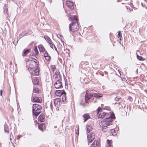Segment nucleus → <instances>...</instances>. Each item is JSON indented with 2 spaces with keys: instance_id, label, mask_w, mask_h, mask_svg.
<instances>
[{
  "instance_id": "f8f14e48",
  "label": "nucleus",
  "mask_w": 147,
  "mask_h": 147,
  "mask_svg": "<svg viewBox=\"0 0 147 147\" xmlns=\"http://www.w3.org/2000/svg\"><path fill=\"white\" fill-rule=\"evenodd\" d=\"M93 125L92 124H88L87 125V129L88 133L90 132L93 129Z\"/></svg>"
},
{
  "instance_id": "49530a36",
  "label": "nucleus",
  "mask_w": 147,
  "mask_h": 147,
  "mask_svg": "<svg viewBox=\"0 0 147 147\" xmlns=\"http://www.w3.org/2000/svg\"><path fill=\"white\" fill-rule=\"evenodd\" d=\"M10 65H11L12 64V61H11L10 63Z\"/></svg>"
},
{
  "instance_id": "cd10ccee",
  "label": "nucleus",
  "mask_w": 147,
  "mask_h": 147,
  "mask_svg": "<svg viewBox=\"0 0 147 147\" xmlns=\"http://www.w3.org/2000/svg\"><path fill=\"white\" fill-rule=\"evenodd\" d=\"M40 91L38 88H34L33 89V92L36 93H38Z\"/></svg>"
},
{
  "instance_id": "473e14b6",
  "label": "nucleus",
  "mask_w": 147,
  "mask_h": 147,
  "mask_svg": "<svg viewBox=\"0 0 147 147\" xmlns=\"http://www.w3.org/2000/svg\"><path fill=\"white\" fill-rule=\"evenodd\" d=\"M117 36H118V37L120 39H121V37L122 38V35H121V32H120V31H119V32H118V34Z\"/></svg>"
},
{
  "instance_id": "f257e3e1",
  "label": "nucleus",
  "mask_w": 147,
  "mask_h": 147,
  "mask_svg": "<svg viewBox=\"0 0 147 147\" xmlns=\"http://www.w3.org/2000/svg\"><path fill=\"white\" fill-rule=\"evenodd\" d=\"M69 20H71L72 22L71 24H70L69 27V29L70 31L74 32L77 31L79 29V26L78 23V19L77 16H71L69 14L68 15Z\"/></svg>"
},
{
  "instance_id": "ea45409f",
  "label": "nucleus",
  "mask_w": 147,
  "mask_h": 147,
  "mask_svg": "<svg viewBox=\"0 0 147 147\" xmlns=\"http://www.w3.org/2000/svg\"><path fill=\"white\" fill-rule=\"evenodd\" d=\"M21 137V136L19 135L17 137V139L18 140H19Z\"/></svg>"
},
{
  "instance_id": "4468645a",
  "label": "nucleus",
  "mask_w": 147,
  "mask_h": 147,
  "mask_svg": "<svg viewBox=\"0 0 147 147\" xmlns=\"http://www.w3.org/2000/svg\"><path fill=\"white\" fill-rule=\"evenodd\" d=\"M45 116L43 114H41L38 118V121L40 122H43L45 121Z\"/></svg>"
},
{
  "instance_id": "1a4fd4ad",
  "label": "nucleus",
  "mask_w": 147,
  "mask_h": 147,
  "mask_svg": "<svg viewBox=\"0 0 147 147\" xmlns=\"http://www.w3.org/2000/svg\"><path fill=\"white\" fill-rule=\"evenodd\" d=\"M66 4L67 6L71 10L74 9L73 3L72 1H67L66 2Z\"/></svg>"
},
{
  "instance_id": "f704fd0d",
  "label": "nucleus",
  "mask_w": 147,
  "mask_h": 147,
  "mask_svg": "<svg viewBox=\"0 0 147 147\" xmlns=\"http://www.w3.org/2000/svg\"><path fill=\"white\" fill-rule=\"evenodd\" d=\"M86 103V102L85 101H83L82 100L81 101L80 104V105H82L83 106H85V104Z\"/></svg>"
},
{
  "instance_id": "412c9836",
  "label": "nucleus",
  "mask_w": 147,
  "mask_h": 147,
  "mask_svg": "<svg viewBox=\"0 0 147 147\" xmlns=\"http://www.w3.org/2000/svg\"><path fill=\"white\" fill-rule=\"evenodd\" d=\"M38 47L40 52H43L45 51V48L42 45H40Z\"/></svg>"
},
{
  "instance_id": "39448f33",
  "label": "nucleus",
  "mask_w": 147,
  "mask_h": 147,
  "mask_svg": "<svg viewBox=\"0 0 147 147\" xmlns=\"http://www.w3.org/2000/svg\"><path fill=\"white\" fill-rule=\"evenodd\" d=\"M102 123V130L103 131L106 132L107 131V128L108 127L107 126L112 125L113 123V121L111 119H107L106 121H103Z\"/></svg>"
},
{
  "instance_id": "7c9ffc66",
  "label": "nucleus",
  "mask_w": 147,
  "mask_h": 147,
  "mask_svg": "<svg viewBox=\"0 0 147 147\" xmlns=\"http://www.w3.org/2000/svg\"><path fill=\"white\" fill-rule=\"evenodd\" d=\"M54 102L55 104H57L56 102H57L58 104H59V105L60 104V103L61 102L60 99H59L55 100Z\"/></svg>"
},
{
  "instance_id": "9d476101",
  "label": "nucleus",
  "mask_w": 147,
  "mask_h": 147,
  "mask_svg": "<svg viewBox=\"0 0 147 147\" xmlns=\"http://www.w3.org/2000/svg\"><path fill=\"white\" fill-rule=\"evenodd\" d=\"M8 4H5L4 6L3 9L4 12L7 14V18H8V17H9V13L8 12Z\"/></svg>"
},
{
  "instance_id": "ddd939ff",
  "label": "nucleus",
  "mask_w": 147,
  "mask_h": 147,
  "mask_svg": "<svg viewBox=\"0 0 147 147\" xmlns=\"http://www.w3.org/2000/svg\"><path fill=\"white\" fill-rule=\"evenodd\" d=\"M33 100L35 102L40 103L42 101V99L40 97L35 96L33 98Z\"/></svg>"
},
{
  "instance_id": "bb28decb",
  "label": "nucleus",
  "mask_w": 147,
  "mask_h": 147,
  "mask_svg": "<svg viewBox=\"0 0 147 147\" xmlns=\"http://www.w3.org/2000/svg\"><path fill=\"white\" fill-rule=\"evenodd\" d=\"M44 38L48 42V43H49L51 41V40L50 39V38L48 36H45Z\"/></svg>"
},
{
  "instance_id": "a211bd4d",
  "label": "nucleus",
  "mask_w": 147,
  "mask_h": 147,
  "mask_svg": "<svg viewBox=\"0 0 147 147\" xmlns=\"http://www.w3.org/2000/svg\"><path fill=\"white\" fill-rule=\"evenodd\" d=\"M44 57L47 61H50L51 57L49 55L48 53L46 51L44 54Z\"/></svg>"
},
{
  "instance_id": "603ef678",
  "label": "nucleus",
  "mask_w": 147,
  "mask_h": 147,
  "mask_svg": "<svg viewBox=\"0 0 147 147\" xmlns=\"http://www.w3.org/2000/svg\"><path fill=\"white\" fill-rule=\"evenodd\" d=\"M30 55H32V54H30Z\"/></svg>"
},
{
  "instance_id": "393cba45",
  "label": "nucleus",
  "mask_w": 147,
  "mask_h": 147,
  "mask_svg": "<svg viewBox=\"0 0 147 147\" xmlns=\"http://www.w3.org/2000/svg\"><path fill=\"white\" fill-rule=\"evenodd\" d=\"M65 92L64 90H58L57 91L56 93L57 94H58V96L61 95L63 94L64 92Z\"/></svg>"
},
{
  "instance_id": "3c124183",
  "label": "nucleus",
  "mask_w": 147,
  "mask_h": 147,
  "mask_svg": "<svg viewBox=\"0 0 147 147\" xmlns=\"http://www.w3.org/2000/svg\"><path fill=\"white\" fill-rule=\"evenodd\" d=\"M15 65H16V63L15 64Z\"/></svg>"
},
{
  "instance_id": "37998d69",
  "label": "nucleus",
  "mask_w": 147,
  "mask_h": 147,
  "mask_svg": "<svg viewBox=\"0 0 147 147\" xmlns=\"http://www.w3.org/2000/svg\"><path fill=\"white\" fill-rule=\"evenodd\" d=\"M108 146H111V144H110L109 142H108Z\"/></svg>"
},
{
  "instance_id": "58836bf2",
  "label": "nucleus",
  "mask_w": 147,
  "mask_h": 147,
  "mask_svg": "<svg viewBox=\"0 0 147 147\" xmlns=\"http://www.w3.org/2000/svg\"><path fill=\"white\" fill-rule=\"evenodd\" d=\"M18 40H17L16 41L15 40H14L13 42V44L15 45H16L17 43H18Z\"/></svg>"
},
{
  "instance_id": "2eb2a0df",
  "label": "nucleus",
  "mask_w": 147,
  "mask_h": 147,
  "mask_svg": "<svg viewBox=\"0 0 147 147\" xmlns=\"http://www.w3.org/2000/svg\"><path fill=\"white\" fill-rule=\"evenodd\" d=\"M34 59L35 60L34 61H33L32 62V64H31L29 65V66H27L26 68H28V69H29V67L30 68V69H32L33 68V67L32 66V65L33 64H34L36 65L37 66V65L36 63L37 62V60L35 59Z\"/></svg>"
},
{
  "instance_id": "7ed1b4c3",
  "label": "nucleus",
  "mask_w": 147,
  "mask_h": 147,
  "mask_svg": "<svg viewBox=\"0 0 147 147\" xmlns=\"http://www.w3.org/2000/svg\"><path fill=\"white\" fill-rule=\"evenodd\" d=\"M101 109L100 107H98L97 109V114H99L98 115V117L100 118H105V120L106 121L107 119H111L113 120V119L115 117L114 115H112L110 113H109L105 112H102L100 111Z\"/></svg>"
},
{
  "instance_id": "9b49d317",
  "label": "nucleus",
  "mask_w": 147,
  "mask_h": 147,
  "mask_svg": "<svg viewBox=\"0 0 147 147\" xmlns=\"http://www.w3.org/2000/svg\"><path fill=\"white\" fill-rule=\"evenodd\" d=\"M32 82L34 84L38 85L39 84V80L36 77L31 76Z\"/></svg>"
},
{
  "instance_id": "c85d7f7f",
  "label": "nucleus",
  "mask_w": 147,
  "mask_h": 147,
  "mask_svg": "<svg viewBox=\"0 0 147 147\" xmlns=\"http://www.w3.org/2000/svg\"><path fill=\"white\" fill-rule=\"evenodd\" d=\"M34 51L35 52V53H34V55H37L38 53V49L37 48V47L36 46H35L34 47Z\"/></svg>"
},
{
  "instance_id": "aec40b11",
  "label": "nucleus",
  "mask_w": 147,
  "mask_h": 147,
  "mask_svg": "<svg viewBox=\"0 0 147 147\" xmlns=\"http://www.w3.org/2000/svg\"><path fill=\"white\" fill-rule=\"evenodd\" d=\"M83 116L84 118V122H85L88 119L90 118V116L88 114H85L83 115Z\"/></svg>"
},
{
  "instance_id": "c03bdc74",
  "label": "nucleus",
  "mask_w": 147,
  "mask_h": 147,
  "mask_svg": "<svg viewBox=\"0 0 147 147\" xmlns=\"http://www.w3.org/2000/svg\"><path fill=\"white\" fill-rule=\"evenodd\" d=\"M54 47L55 49V50H56L57 52H58V51H57V48H56V47L55 46H54Z\"/></svg>"
},
{
  "instance_id": "0eeeda50",
  "label": "nucleus",
  "mask_w": 147,
  "mask_h": 147,
  "mask_svg": "<svg viewBox=\"0 0 147 147\" xmlns=\"http://www.w3.org/2000/svg\"><path fill=\"white\" fill-rule=\"evenodd\" d=\"M55 87L57 89L61 88L63 87L61 82L60 81H57L54 84Z\"/></svg>"
},
{
  "instance_id": "72a5a7b5",
  "label": "nucleus",
  "mask_w": 147,
  "mask_h": 147,
  "mask_svg": "<svg viewBox=\"0 0 147 147\" xmlns=\"http://www.w3.org/2000/svg\"><path fill=\"white\" fill-rule=\"evenodd\" d=\"M24 36H25V33L24 32H23L20 35L19 37L20 38H21Z\"/></svg>"
},
{
  "instance_id": "a878e982",
  "label": "nucleus",
  "mask_w": 147,
  "mask_h": 147,
  "mask_svg": "<svg viewBox=\"0 0 147 147\" xmlns=\"http://www.w3.org/2000/svg\"><path fill=\"white\" fill-rule=\"evenodd\" d=\"M4 130L5 132H9V129L8 127L7 124H5L4 125Z\"/></svg>"
},
{
  "instance_id": "b1692460",
  "label": "nucleus",
  "mask_w": 147,
  "mask_h": 147,
  "mask_svg": "<svg viewBox=\"0 0 147 147\" xmlns=\"http://www.w3.org/2000/svg\"><path fill=\"white\" fill-rule=\"evenodd\" d=\"M79 126L78 125H77L75 128V133L78 136L79 134Z\"/></svg>"
},
{
  "instance_id": "dca6fc26",
  "label": "nucleus",
  "mask_w": 147,
  "mask_h": 147,
  "mask_svg": "<svg viewBox=\"0 0 147 147\" xmlns=\"http://www.w3.org/2000/svg\"><path fill=\"white\" fill-rule=\"evenodd\" d=\"M54 77L55 80L57 81H60L61 78L59 72H56L54 74Z\"/></svg>"
},
{
  "instance_id": "79ce46f5",
  "label": "nucleus",
  "mask_w": 147,
  "mask_h": 147,
  "mask_svg": "<svg viewBox=\"0 0 147 147\" xmlns=\"http://www.w3.org/2000/svg\"><path fill=\"white\" fill-rule=\"evenodd\" d=\"M141 5L142 7H144V4L143 3H141Z\"/></svg>"
},
{
  "instance_id": "09e8293b",
  "label": "nucleus",
  "mask_w": 147,
  "mask_h": 147,
  "mask_svg": "<svg viewBox=\"0 0 147 147\" xmlns=\"http://www.w3.org/2000/svg\"><path fill=\"white\" fill-rule=\"evenodd\" d=\"M56 127H57V126H55V127H54V128H56Z\"/></svg>"
},
{
  "instance_id": "c756f323",
  "label": "nucleus",
  "mask_w": 147,
  "mask_h": 147,
  "mask_svg": "<svg viewBox=\"0 0 147 147\" xmlns=\"http://www.w3.org/2000/svg\"><path fill=\"white\" fill-rule=\"evenodd\" d=\"M137 59L140 61H143L144 60L142 56H140L138 55H137Z\"/></svg>"
},
{
  "instance_id": "864d4df0",
  "label": "nucleus",
  "mask_w": 147,
  "mask_h": 147,
  "mask_svg": "<svg viewBox=\"0 0 147 147\" xmlns=\"http://www.w3.org/2000/svg\"><path fill=\"white\" fill-rule=\"evenodd\" d=\"M50 0H49V1H50Z\"/></svg>"
},
{
  "instance_id": "a19ab883",
  "label": "nucleus",
  "mask_w": 147,
  "mask_h": 147,
  "mask_svg": "<svg viewBox=\"0 0 147 147\" xmlns=\"http://www.w3.org/2000/svg\"><path fill=\"white\" fill-rule=\"evenodd\" d=\"M2 92H3V91H2V90H0V95L1 96H2Z\"/></svg>"
},
{
  "instance_id": "2f4dec72",
  "label": "nucleus",
  "mask_w": 147,
  "mask_h": 147,
  "mask_svg": "<svg viewBox=\"0 0 147 147\" xmlns=\"http://www.w3.org/2000/svg\"><path fill=\"white\" fill-rule=\"evenodd\" d=\"M51 69L53 72H54L56 69V67L55 65H52L51 66Z\"/></svg>"
},
{
  "instance_id": "c9c22d12",
  "label": "nucleus",
  "mask_w": 147,
  "mask_h": 147,
  "mask_svg": "<svg viewBox=\"0 0 147 147\" xmlns=\"http://www.w3.org/2000/svg\"><path fill=\"white\" fill-rule=\"evenodd\" d=\"M49 44L50 45V46L51 48L53 49V47L55 46L54 44H53L52 42L51 41L50 42H49Z\"/></svg>"
},
{
  "instance_id": "6e6552de",
  "label": "nucleus",
  "mask_w": 147,
  "mask_h": 147,
  "mask_svg": "<svg viewBox=\"0 0 147 147\" xmlns=\"http://www.w3.org/2000/svg\"><path fill=\"white\" fill-rule=\"evenodd\" d=\"M39 68L37 66L36 69H35L32 72L31 75L32 76H38L39 74Z\"/></svg>"
},
{
  "instance_id": "423d86ee",
  "label": "nucleus",
  "mask_w": 147,
  "mask_h": 147,
  "mask_svg": "<svg viewBox=\"0 0 147 147\" xmlns=\"http://www.w3.org/2000/svg\"><path fill=\"white\" fill-rule=\"evenodd\" d=\"M95 138V134L93 133H90L87 135V139L88 142L91 143L93 141Z\"/></svg>"
},
{
  "instance_id": "4be33fe9",
  "label": "nucleus",
  "mask_w": 147,
  "mask_h": 147,
  "mask_svg": "<svg viewBox=\"0 0 147 147\" xmlns=\"http://www.w3.org/2000/svg\"><path fill=\"white\" fill-rule=\"evenodd\" d=\"M64 92V93H63V94L61 96H62V101L63 102H65L66 101V93L65 92Z\"/></svg>"
},
{
  "instance_id": "8fccbe9b",
  "label": "nucleus",
  "mask_w": 147,
  "mask_h": 147,
  "mask_svg": "<svg viewBox=\"0 0 147 147\" xmlns=\"http://www.w3.org/2000/svg\"><path fill=\"white\" fill-rule=\"evenodd\" d=\"M13 1H14V0H12Z\"/></svg>"
},
{
  "instance_id": "6ab92c4d",
  "label": "nucleus",
  "mask_w": 147,
  "mask_h": 147,
  "mask_svg": "<svg viewBox=\"0 0 147 147\" xmlns=\"http://www.w3.org/2000/svg\"><path fill=\"white\" fill-rule=\"evenodd\" d=\"M99 146V144L96 140H95L91 145V147H98Z\"/></svg>"
},
{
  "instance_id": "a18cd8bd",
  "label": "nucleus",
  "mask_w": 147,
  "mask_h": 147,
  "mask_svg": "<svg viewBox=\"0 0 147 147\" xmlns=\"http://www.w3.org/2000/svg\"><path fill=\"white\" fill-rule=\"evenodd\" d=\"M61 36L60 34L57 35V36L59 38V36L61 37Z\"/></svg>"
},
{
  "instance_id": "e433bc0d",
  "label": "nucleus",
  "mask_w": 147,
  "mask_h": 147,
  "mask_svg": "<svg viewBox=\"0 0 147 147\" xmlns=\"http://www.w3.org/2000/svg\"><path fill=\"white\" fill-rule=\"evenodd\" d=\"M111 132L112 133V134H113V135H115V133H116L115 132V131L113 129H111Z\"/></svg>"
},
{
  "instance_id": "f3484780",
  "label": "nucleus",
  "mask_w": 147,
  "mask_h": 147,
  "mask_svg": "<svg viewBox=\"0 0 147 147\" xmlns=\"http://www.w3.org/2000/svg\"><path fill=\"white\" fill-rule=\"evenodd\" d=\"M38 128L41 131H43L46 129L45 125L44 123L39 124L38 125Z\"/></svg>"
},
{
  "instance_id": "5701e85b",
  "label": "nucleus",
  "mask_w": 147,
  "mask_h": 147,
  "mask_svg": "<svg viewBox=\"0 0 147 147\" xmlns=\"http://www.w3.org/2000/svg\"><path fill=\"white\" fill-rule=\"evenodd\" d=\"M30 50L29 49H25L23 51V53L22 54V55L23 56H24L26 55L27 53L30 52Z\"/></svg>"
},
{
  "instance_id": "f03ea898",
  "label": "nucleus",
  "mask_w": 147,
  "mask_h": 147,
  "mask_svg": "<svg viewBox=\"0 0 147 147\" xmlns=\"http://www.w3.org/2000/svg\"><path fill=\"white\" fill-rule=\"evenodd\" d=\"M102 96V94H96L95 93H86L85 96V101L87 103H89L88 100L92 98L93 97V100H94V102H97V98H100Z\"/></svg>"
},
{
  "instance_id": "de8ad7c7",
  "label": "nucleus",
  "mask_w": 147,
  "mask_h": 147,
  "mask_svg": "<svg viewBox=\"0 0 147 147\" xmlns=\"http://www.w3.org/2000/svg\"><path fill=\"white\" fill-rule=\"evenodd\" d=\"M144 1L145 2H146V1H147V0H144Z\"/></svg>"
},
{
  "instance_id": "20e7f679",
  "label": "nucleus",
  "mask_w": 147,
  "mask_h": 147,
  "mask_svg": "<svg viewBox=\"0 0 147 147\" xmlns=\"http://www.w3.org/2000/svg\"><path fill=\"white\" fill-rule=\"evenodd\" d=\"M42 107L40 105L37 104H34L32 106V112L34 117L36 118L41 112Z\"/></svg>"
},
{
  "instance_id": "4c0bfd02",
  "label": "nucleus",
  "mask_w": 147,
  "mask_h": 147,
  "mask_svg": "<svg viewBox=\"0 0 147 147\" xmlns=\"http://www.w3.org/2000/svg\"><path fill=\"white\" fill-rule=\"evenodd\" d=\"M120 98V97H116L115 98V101H118V100H119Z\"/></svg>"
}]
</instances>
